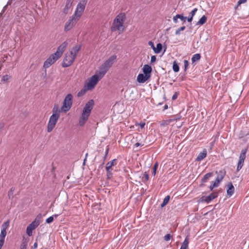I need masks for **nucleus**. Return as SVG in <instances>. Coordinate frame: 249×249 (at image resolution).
<instances>
[{"label":"nucleus","mask_w":249,"mask_h":249,"mask_svg":"<svg viewBox=\"0 0 249 249\" xmlns=\"http://www.w3.org/2000/svg\"><path fill=\"white\" fill-rule=\"evenodd\" d=\"M207 20V17L205 16H203L199 21L197 22V25H202L204 24Z\"/></svg>","instance_id":"b1692460"},{"label":"nucleus","mask_w":249,"mask_h":249,"mask_svg":"<svg viewBox=\"0 0 249 249\" xmlns=\"http://www.w3.org/2000/svg\"><path fill=\"white\" fill-rule=\"evenodd\" d=\"M87 90V89H82L79 92H78V93H77V96L81 97V96L83 95L86 93Z\"/></svg>","instance_id":"4c0bfd02"},{"label":"nucleus","mask_w":249,"mask_h":249,"mask_svg":"<svg viewBox=\"0 0 249 249\" xmlns=\"http://www.w3.org/2000/svg\"><path fill=\"white\" fill-rule=\"evenodd\" d=\"M144 144L143 143H140V142H136L135 144V146L136 147H138V146H143Z\"/></svg>","instance_id":"864d4df0"},{"label":"nucleus","mask_w":249,"mask_h":249,"mask_svg":"<svg viewBox=\"0 0 249 249\" xmlns=\"http://www.w3.org/2000/svg\"><path fill=\"white\" fill-rule=\"evenodd\" d=\"M86 159L85 158L84 160V163H85V162H86Z\"/></svg>","instance_id":"0e129e2a"},{"label":"nucleus","mask_w":249,"mask_h":249,"mask_svg":"<svg viewBox=\"0 0 249 249\" xmlns=\"http://www.w3.org/2000/svg\"><path fill=\"white\" fill-rule=\"evenodd\" d=\"M201 56L199 53H196L193 55V57H192V63H194L196 61L199 60L200 59Z\"/></svg>","instance_id":"a878e982"},{"label":"nucleus","mask_w":249,"mask_h":249,"mask_svg":"<svg viewBox=\"0 0 249 249\" xmlns=\"http://www.w3.org/2000/svg\"><path fill=\"white\" fill-rule=\"evenodd\" d=\"M37 248V243L35 242L33 245V249H36Z\"/></svg>","instance_id":"13d9d810"},{"label":"nucleus","mask_w":249,"mask_h":249,"mask_svg":"<svg viewBox=\"0 0 249 249\" xmlns=\"http://www.w3.org/2000/svg\"><path fill=\"white\" fill-rule=\"evenodd\" d=\"M9 220L4 222L1 225V230L6 231L7 229L9 226Z\"/></svg>","instance_id":"c85d7f7f"},{"label":"nucleus","mask_w":249,"mask_h":249,"mask_svg":"<svg viewBox=\"0 0 249 249\" xmlns=\"http://www.w3.org/2000/svg\"><path fill=\"white\" fill-rule=\"evenodd\" d=\"M218 196V193L217 192H213L211 193L210 195L208 196H202L200 198V201L201 202H205L207 204L209 203L210 202H211L213 200L214 198L217 197Z\"/></svg>","instance_id":"9b49d317"},{"label":"nucleus","mask_w":249,"mask_h":249,"mask_svg":"<svg viewBox=\"0 0 249 249\" xmlns=\"http://www.w3.org/2000/svg\"><path fill=\"white\" fill-rule=\"evenodd\" d=\"M178 95H179V92H176L172 96V100H176L178 98Z\"/></svg>","instance_id":"c03bdc74"},{"label":"nucleus","mask_w":249,"mask_h":249,"mask_svg":"<svg viewBox=\"0 0 249 249\" xmlns=\"http://www.w3.org/2000/svg\"><path fill=\"white\" fill-rule=\"evenodd\" d=\"M169 199V196H165L163 199L162 203L161 204V207H163L164 206H165L168 203Z\"/></svg>","instance_id":"cd10ccee"},{"label":"nucleus","mask_w":249,"mask_h":249,"mask_svg":"<svg viewBox=\"0 0 249 249\" xmlns=\"http://www.w3.org/2000/svg\"><path fill=\"white\" fill-rule=\"evenodd\" d=\"M193 20V18L191 17H189L188 18H187V20L188 22H191Z\"/></svg>","instance_id":"bf43d9fd"},{"label":"nucleus","mask_w":249,"mask_h":249,"mask_svg":"<svg viewBox=\"0 0 249 249\" xmlns=\"http://www.w3.org/2000/svg\"><path fill=\"white\" fill-rule=\"evenodd\" d=\"M216 187L215 186H214V184L213 183H212L211 185L210 186V189L211 191H212L214 188Z\"/></svg>","instance_id":"4d7b16f0"},{"label":"nucleus","mask_w":249,"mask_h":249,"mask_svg":"<svg viewBox=\"0 0 249 249\" xmlns=\"http://www.w3.org/2000/svg\"><path fill=\"white\" fill-rule=\"evenodd\" d=\"M53 219H54L53 216H50L46 219V222L47 223H51L53 221Z\"/></svg>","instance_id":"79ce46f5"},{"label":"nucleus","mask_w":249,"mask_h":249,"mask_svg":"<svg viewBox=\"0 0 249 249\" xmlns=\"http://www.w3.org/2000/svg\"><path fill=\"white\" fill-rule=\"evenodd\" d=\"M87 156H88V153H87V154H86V157H85V158H86V159L87 158Z\"/></svg>","instance_id":"69168bd1"},{"label":"nucleus","mask_w":249,"mask_h":249,"mask_svg":"<svg viewBox=\"0 0 249 249\" xmlns=\"http://www.w3.org/2000/svg\"><path fill=\"white\" fill-rule=\"evenodd\" d=\"M116 57L115 55H113L109 57V58L101 66L98 71L104 76L116 60Z\"/></svg>","instance_id":"20e7f679"},{"label":"nucleus","mask_w":249,"mask_h":249,"mask_svg":"<svg viewBox=\"0 0 249 249\" xmlns=\"http://www.w3.org/2000/svg\"><path fill=\"white\" fill-rule=\"evenodd\" d=\"M184 63V71H186L187 69H188V67L189 65V62L187 60H184L183 61Z\"/></svg>","instance_id":"58836bf2"},{"label":"nucleus","mask_w":249,"mask_h":249,"mask_svg":"<svg viewBox=\"0 0 249 249\" xmlns=\"http://www.w3.org/2000/svg\"><path fill=\"white\" fill-rule=\"evenodd\" d=\"M178 18H177L176 17V16H174L173 18V21L175 22V23H177L178 20Z\"/></svg>","instance_id":"6e6d98bb"},{"label":"nucleus","mask_w":249,"mask_h":249,"mask_svg":"<svg viewBox=\"0 0 249 249\" xmlns=\"http://www.w3.org/2000/svg\"><path fill=\"white\" fill-rule=\"evenodd\" d=\"M167 108H168V106H167V105H165V106H164V108H165V109H167Z\"/></svg>","instance_id":"e2e57ef3"},{"label":"nucleus","mask_w":249,"mask_h":249,"mask_svg":"<svg viewBox=\"0 0 249 249\" xmlns=\"http://www.w3.org/2000/svg\"><path fill=\"white\" fill-rule=\"evenodd\" d=\"M78 19L76 18L75 17L72 16L71 18H70L68 21L66 23V24L64 27V30L65 32H68L72 27L74 26V25L76 23Z\"/></svg>","instance_id":"ddd939ff"},{"label":"nucleus","mask_w":249,"mask_h":249,"mask_svg":"<svg viewBox=\"0 0 249 249\" xmlns=\"http://www.w3.org/2000/svg\"><path fill=\"white\" fill-rule=\"evenodd\" d=\"M156 60V56L155 55H152L151 57V62L153 63V62H155Z\"/></svg>","instance_id":"8fccbe9b"},{"label":"nucleus","mask_w":249,"mask_h":249,"mask_svg":"<svg viewBox=\"0 0 249 249\" xmlns=\"http://www.w3.org/2000/svg\"><path fill=\"white\" fill-rule=\"evenodd\" d=\"M4 126V123H0V132H1V131L2 130V129L3 128Z\"/></svg>","instance_id":"5fc2aeb1"},{"label":"nucleus","mask_w":249,"mask_h":249,"mask_svg":"<svg viewBox=\"0 0 249 249\" xmlns=\"http://www.w3.org/2000/svg\"><path fill=\"white\" fill-rule=\"evenodd\" d=\"M10 77V76L7 74L3 75L1 80V82L5 83L9 79Z\"/></svg>","instance_id":"7c9ffc66"},{"label":"nucleus","mask_w":249,"mask_h":249,"mask_svg":"<svg viewBox=\"0 0 249 249\" xmlns=\"http://www.w3.org/2000/svg\"><path fill=\"white\" fill-rule=\"evenodd\" d=\"M60 115L53 114L50 117L47 124V132H51L55 127L56 123L59 118Z\"/></svg>","instance_id":"0eeeda50"},{"label":"nucleus","mask_w":249,"mask_h":249,"mask_svg":"<svg viewBox=\"0 0 249 249\" xmlns=\"http://www.w3.org/2000/svg\"><path fill=\"white\" fill-rule=\"evenodd\" d=\"M40 224V221L36 218L27 227L26 233L28 236H31L32 235L33 231Z\"/></svg>","instance_id":"6e6552de"},{"label":"nucleus","mask_w":249,"mask_h":249,"mask_svg":"<svg viewBox=\"0 0 249 249\" xmlns=\"http://www.w3.org/2000/svg\"><path fill=\"white\" fill-rule=\"evenodd\" d=\"M225 175V172L223 171H220L219 172V174L216 177L214 181L212 182L214 184L216 187H218L220 183V182L223 180Z\"/></svg>","instance_id":"2eb2a0df"},{"label":"nucleus","mask_w":249,"mask_h":249,"mask_svg":"<svg viewBox=\"0 0 249 249\" xmlns=\"http://www.w3.org/2000/svg\"><path fill=\"white\" fill-rule=\"evenodd\" d=\"M4 242L0 241V249H1V248L4 244Z\"/></svg>","instance_id":"052dcab7"},{"label":"nucleus","mask_w":249,"mask_h":249,"mask_svg":"<svg viewBox=\"0 0 249 249\" xmlns=\"http://www.w3.org/2000/svg\"><path fill=\"white\" fill-rule=\"evenodd\" d=\"M71 3H72L71 0H69L67 1V3L66 4V7H67V8L70 7L71 6Z\"/></svg>","instance_id":"49530a36"},{"label":"nucleus","mask_w":249,"mask_h":249,"mask_svg":"<svg viewBox=\"0 0 249 249\" xmlns=\"http://www.w3.org/2000/svg\"><path fill=\"white\" fill-rule=\"evenodd\" d=\"M15 191L14 188H12L10 189V190L8 192V196L9 198H13V194L14 192Z\"/></svg>","instance_id":"473e14b6"},{"label":"nucleus","mask_w":249,"mask_h":249,"mask_svg":"<svg viewBox=\"0 0 249 249\" xmlns=\"http://www.w3.org/2000/svg\"><path fill=\"white\" fill-rule=\"evenodd\" d=\"M53 114L56 115H60L59 111H58L57 106H54L53 109Z\"/></svg>","instance_id":"c9c22d12"},{"label":"nucleus","mask_w":249,"mask_h":249,"mask_svg":"<svg viewBox=\"0 0 249 249\" xmlns=\"http://www.w3.org/2000/svg\"><path fill=\"white\" fill-rule=\"evenodd\" d=\"M75 59L71 54H66L64 58L62 66L63 67H68L71 66Z\"/></svg>","instance_id":"f8f14e48"},{"label":"nucleus","mask_w":249,"mask_h":249,"mask_svg":"<svg viewBox=\"0 0 249 249\" xmlns=\"http://www.w3.org/2000/svg\"><path fill=\"white\" fill-rule=\"evenodd\" d=\"M171 236L170 234H167L164 236V239L165 241H169L171 239Z\"/></svg>","instance_id":"37998d69"},{"label":"nucleus","mask_w":249,"mask_h":249,"mask_svg":"<svg viewBox=\"0 0 249 249\" xmlns=\"http://www.w3.org/2000/svg\"><path fill=\"white\" fill-rule=\"evenodd\" d=\"M125 19V15L124 13L119 14L114 19L111 29L112 31L118 30L119 33L124 31V21Z\"/></svg>","instance_id":"f03ea898"},{"label":"nucleus","mask_w":249,"mask_h":249,"mask_svg":"<svg viewBox=\"0 0 249 249\" xmlns=\"http://www.w3.org/2000/svg\"><path fill=\"white\" fill-rule=\"evenodd\" d=\"M197 8H194L192 11L190 13V17H191L192 18H193V17L194 16V15L196 14V12H197Z\"/></svg>","instance_id":"ea45409f"},{"label":"nucleus","mask_w":249,"mask_h":249,"mask_svg":"<svg viewBox=\"0 0 249 249\" xmlns=\"http://www.w3.org/2000/svg\"><path fill=\"white\" fill-rule=\"evenodd\" d=\"M7 234L6 231L1 230L0 233V241L4 242L5 240V237Z\"/></svg>","instance_id":"5701e85b"},{"label":"nucleus","mask_w":249,"mask_h":249,"mask_svg":"<svg viewBox=\"0 0 249 249\" xmlns=\"http://www.w3.org/2000/svg\"><path fill=\"white\" fill-rule=\"evenodd\" d=\"M104 76L103 74L98 71L95 74L90 77L89 82L85 85V88L87 90L92 89L97 85L98 81Z\"/></svg>","instance_id":"7ed1b4c3"},{"label":"nucleus","mask_w":249,"mask_h":249,"mask_svg":"<svg viewBox=\"0 0 249 249\" xmlns=\"http://www.w3.org/2000/svg\"><path fill=\"white\" fill-rule=\"evenodd\" d=\"M173 70L175 72H178L179 70V66L176 61L173 62Z\"/></svg>","instance_id":"c756f323"},{"label":"nucleus","mask_w":249,"mask_h":249,"mask_svg":"<svg viewBox=\"0 0 249 249\" xmlns=\"http://www.w3.org/2000/svg\"><path fill=\"white\" fill-rule=\"evenodd\" d=\"M144 178L146 181L149 179V175L146 172H145L144 174Z\"/></svg>","instance_id":"3c124183"},{"label":"nucleus","mask_w":249,"mask_h":249,"mask_svg":"<svg viewBox=\"0 0 249 249\" xmlns=\"http://www.w3.org/2000/svg\"><path fill=\"white\" fill-rule=\"evenodd\" d=\"M117 163V160L116 159H113V160H111L110 161L108 162L106 164V170H112V169L111 167L116 165Z\"/></svg>","instance_id":"aec40b11"},{"label":"nucleus","mask_w":249,"mask_h":249,"mask_svg":"<svg viewBox=\"0 0 249 249\" xmlns=\"http://www.w3.org/2000/svg\"><path fill=\"white\" fill-rule=\"evenodd\" d=\"M94 104V102L93 100H90L86 104L79 119V125L80 126H83L88 120Z\"/></svg>","instance_id":"f257e3e1"},{"label":"nucleus","mask_w":249,"mask_h":249,"mask_svg":"<svg viewBox=\"0 0 249 249\" xmlns=\"http://www.w3.org/2000/svg\"><path fill=\"white\" fill-rule=\"evenodd\" d=\"M149 78L148 76L144 75L142 73H140L137 76V80L140 83L145 82Z\"/></svg>","instance_id":"a211bd4d"},{"label":"nucleus","mask_w":249,"mask_h":249,"mask_svg":"<svg viewBox=\"0 0 249 249\" xmlns=\"http://www.w3.org/2000/svg\"><path fill=\"white\" fill-rule=\"evenodd\" d=\"M185 29V26H182L180 28L177 29L175 32V34L176 35H179L180 34V32L184 30Z\"/></svg>","instance_id":"f704fd0d"},{"label":"nucleus","mask_w":249,"mask_h":249,"mask_svg":"<svg viewBox=\"0 0 249 249\" xmlns=\"http://www.w3.org/2000/svg\"><path fill=\"white\" fill-rule=\"evenodd\" d=\"M228 189L227 190V196H231L234 192V188L231 182H229L227 185Z\"/></svg>","instance_id":"6ab92c4d"},{"label":"nucleus","mask_w":249,"mask_h":249,"mask_svg":"<svg viewBox=\"0 0 249 249\" xmlns=\"http://www.w3.org/2000/svg\"><path fill=\"white\" fill-rule=\"evenodd\" d=\"M59 57L57 55H55L54 53L52 54L44 63L43 67L45 69L50 67L53 64Z\"/></svg>","instance_id":"9d476101"},{"label":"nucleus","mask_w":249,"mask_h":249,"mask_svg":"<svg viewBox=\"0 0 249 249\" xmlns=\"http://www.w3.org/2000/svg\"><path fill=\"white\" fill-rule=\"evenodd\" d=\"M247 149H242L240 153L237 166V171H239L244 165V160L246 159Z\"/></svg>","instance_id":"1a4fd4ad"},{"label":"nucleus","mask_w":249,"mask_h":249,"mask_svg":"<svg viewBox=\"0 0 249 249\" xmlns=\"http://www.w3.org/2000/svg\"><path fill=\"white\" fill-rule=\"evenodd\" d=\"M172 121V120H169L166 121L167 123L166 124H168L170 122Z\"/></svg>","instance_id":"680f3d73"},{"label":"nucleus","mask_w":249,"mask_h":249,"mask_svg":"<svg viewBox=\"0 0 249 249\" xmlns=\"http://www.w3.org/2000/svg\"><path fill=\"white\" fill-rule=\"evenodd\" d=\"M108 151H109V148H107L106 150V151H105V156L104 157V160H106L107 157V154H108Z\"/></svg>","instance_id":"de8ad7c7"},{"label":"nucleus","mask_w":249,"mask_h":249,"mask_svg":"<svg viewBox=\"0 0 249 249\" xmlns=\"http://www.w3.org/2000/svg\"><path fill=\"white\" fill-rule=\"evenodd\" d=\"M213 176L212 173H208L205 175V176L203 177V178L202 179V182H205L208 180L211 177H212Z\"/></svg>","instance_id":"bb28decb"},{"label":"nucleus","mask_w":249,"mask_h":249,"mask_svg":"<svg viewBox=\"0 0 249 249\" xmlns=\"http://www.w3.org/2000/svg\"><path fill=\"white\" fill-rule=\"evenodd\" d=\"M158 167V163L157 162H156L154 164L153 167V172H152V174L153 176H155Z\"/></svg>","instance_id":"72a5a7b5"},{"label":"nucleus","mask_w":249,"mask_h":249,"mask_svg":"<svg viewBox=\"0 0 249 249\" xmlns=\"http://www.w3.org/2000/svg\"><path fill=\"white\" fill-rule=\"evenodd\" d=\"M207 155V151L205 149H204L202 152H200L198 155L197 156L196 160L197 161H201L203 159H204Z\"/></svg>","instance_id":"412c9836"},{"label":"nucleus","mask_w":249,"mask_h":249,"mask_svg":"<svg viewBox=\"0 0 249 249\" xmlns=\"http://www.w3.org/2000/svg\"><path fill=\"white\" fill-rule=\"evenodd\" d=\"M247 1V0H239L238 1V5H240L242 3H244Z\"/></svg>","instance_id":"603ef678"},{"label":"nucleus","mask_w":249,"mask_h":249,"mask_svg":"<svg viewBox=\"0 0 249 249\" xmlns=\"http://www.w3.org/2000/svg\"><path fill=\"white\" fill-rule=\"evenodd\" d=\"M176 17L180 19L182 21H183L184 22L185 21L186 19H187V17H184L181 15L177 14L176 15Z\"/></svg>","instance_id":"e433bc0d"},{"label":"nucleus","mask_w":249,"mask_h":249,"mask_svg":"<svg viewBox=\"0 0 249 249\" xmlns=\"http://www.w3.org/2000/svg\"><path fill=\"white\" fill-rule=\"evenodd\" d=\"M162 49V45L159 43L157 44V47L154 48V51L156 53H160Z\"/></svg>","instance_id":"393cba45"},{"label":"nucleus","mask_w":249,"mask_h":249,"mask_svg":"<svg viewBox=\"0 0 249 249\" xmlns=\"http://www.w3.org/2000/svg\"><path fill=\"white\" fill-rule=\"evenodd\" d=\"M27 241L23 240L20 245L19 249H26L27 246Z\"/></svg>","instance_id":"2f4dec72"},{"label":"nucleus","mask_w":249,"mask_h":249,"mask_svg":"<svg viewBox=\"0 0 249 249\" xmlns=\"http://www.w3.org/2000/svg\"><path fill=\"white\" fill-rule=\"evenodd\" d=\"M142 71L144 75L148 76L150 78L152 71V68L148 65H144L142 68Z\"/></svg>","instance_id":"f3484780"},{"label":"nucleus","mask_w":249,"mask_h":249,"mask_svg":"<svg viewBox=\"0 0 249 249\" xmlns=\"http://www.w3.org/2000/svg\"><path fill=\"white\" fill-rule=\"evenodd\" d=\"M107 171V176L108 178H110L112 177V170H106Z\"/></svg>","instance_id":"a19ab883"},{"label":"nucleus","mask_w":249,"mask_h":249,"mask_svg":"<svg viewBox=\"0 0 249 249\" xmlns=\"http://www.w3.org/2000/svg\"><path fill=\"white\" fill-rule=\"evenodd\" d=\"M87 3V0H81L78 4L76 10L73 16L78 19L84 12L86 5Z\"/></svg>","instance_id":"423d86ee"},{"label":"nucleus","mask_w":249,"mask_h":249,"mask_svg":"<svg viewBox=\"0 0 249 249\" xmlns=\"http://www.w3.org/2000/svg\"><path fill=\"white\" fill-rule=\"evenodd\" d=\"M148 44L149 46H151V47L153 49V50H154V48H155V46H154V43L151 41H149L148 42Z\"/></svg>","instance_id":"09e8293b"},{"label":"nucleus","mask_w":249,"mask_h":249,"mask_svg":"<svg viewBox=\"0 0 249 249\" xmlns=\"http://www.w3.org/2000/svg\"><path fill=\"white\" fill-rule=\"evenodd\" d=\"M189 243V239L188 236H186L184 241L182 242L181 247L183 249H188Z\"/></svg>","instance_id":"4be33fe9"},{"label":"nucleus","mask_w":249,"mask_h":249,"mask_svg":"<svg viewBox=\"0 0 249 249\" xmlns=\"http://www.w3.org/2000/svg\"><path fill=\"white\" fill-rule=\"evenodd\" d=\"M81 48V45H77L73 46L70 50V54L75 58L76 57L78 52Z\"/></svg>","instance_id":"dca6fc26"},{"label":"nucleus","mask_w":249,"mask_h":249,"mask_svg":"<svg viewBox=\"0 0 249 249\" xmlns=\"http://www.w3.org/2000/svg\"><path fill=\"white\" fill-rule=\"evenodd\" d=\"M72 95L71 94H68L66 95L61 108L62 111L66 112L70 109L72 104Z\"/></svg>","instance_id":"39448f33"},{"label":"nucleus","mask_w":249,"mask_h":249,"mask_svg":"<svg viewBox=\"0 0 249 249\" xmlns=\"http://www.w3.org/2000/svg\"><path fill=\"white\" fill-rule=\"evenodd\" d=\"M145 123H136V125H139L141 129H142L145 126Z\"/></svg>","instance_id":"a18cd8bd"},{"label":"nucleus","mask_w":249,"mask_h":249,"mask_svg":"<svg viewBox=\"0 0 249 249\" xmlns=\"http://www.w3.org/2000/svg\"><path fill=\"white\" fill-rule=\"evenodd\" d=\"M68 46L67 41L63 42L57 48L56 52L54 53L55 55H57L59 58L62 55Z\"/></svg>","instance_id":"4468645a"}]
</instances>
